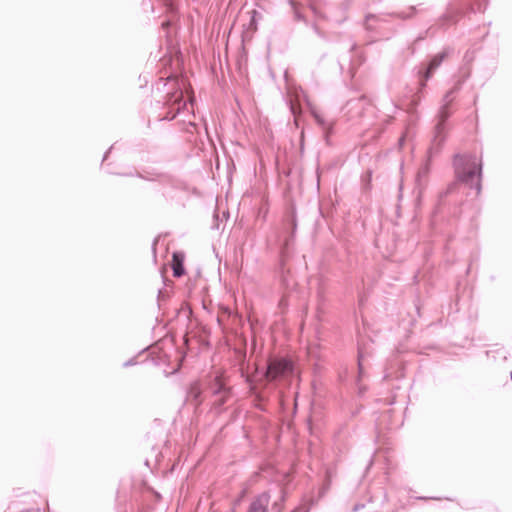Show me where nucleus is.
Segmentation results:
<instances>
[{"instance_id":"1","label":"nucleus","mask_w":512,"mask_h":512,"mask_svg":"<svg viewBox=\"0 0 512 512\" xmlns=\"http://www.w3.org/2000/svg\"><path fill=\"white\" fill-rule=\"evenodd\" d=\"M231 396V389L223 376L216 374L210 377L204 386L198 382H192L186 393V400L199 407L204 400L211 399L215 410H221Z\"/></svg>"},{"instance_id":"2","label":"nucleus","mask_w":512,"mask_h":512,"mask_svg":"<svg viewBox=\"0 0 512 512\" xmlns=\"http://www.w3.org/2000/svg\"><path fill=\"white\" fill-rule=\"evenodd\" d=\"M470 77V71H467L458 78L453 86L444 94L441 105L437 112V122L434 126L433 135L430 143V154L440 153L447 139L448 120L452 115L451 105L456 94L462 89L463 84Z\"/></svg>"},{"instance_id":"3","label":"nucleus","mask_w":512,"mask_h":512,"mask_svg":"<svg viewBox=\"0 0 512 512\" xmlns=\"http://www.w3.org/2000/svg\"><path fill=\"white\" fill-rule=\"evenodd\" d=\"M164 86H168L164 101H157L154 107L155 110H159V113L155 116V119L159 122L164 120L171 121L177 115L188 110V102L184 98L185 80L170 75L166 79Z\"/></svg>"},{"instance_id":"4","label":"nucleus","mask_w":512,"mask_h":512,"mask_svg":"<svg viewBox=\"0 0 512 512\" xmlns=\"http://www.w3.org/2000/svg\"><path fill=\"white\" fill-rule=\"evenodd\" d=\"M453 52L451 47H444L440 52L431 56L426 62H422L419 66L413 69L417 78V90L412 95L409 103L408 111L414 113L421 103L428 81L433 77L436 70L441 66L445 59Z\"/></svg>"},{"instance_id":"5","label":"nucleus","mask_w":512,"mask_h":512,"mask_svg":"<svg viewBox=\"0 0 512 512\" xmlns=\"http://www.w3.org/2000/svg\"><path fill=\"white\" fill-rule=\"evenodd\" d=\"M453 167L457 180L475 189L479 195L482 190V160L472 153L455 154Z\"/></svg>"},{"instance_id":"6","label":"nucleus","mask_w":512,"mask_h":512,"mask_svg":"<svg viewBox=\"0 0 512 512\" xmlns=\"http://www.w3.org/2000/svg\"><path fill=\"white\" fill-rule=\"evenodd\" d=\"M417 13L416 6H410L409 12H393L388 14H372L368 13L365 16L364 27L368 32L379 33V29L382 24L389 23L391 17L399 18L401 20H407L412 18Z\"/></svg>"},{"instance_id":"7","label":"nucleus","mask_w":512,"mask_h":512,"mask_svg":"<svg viewBox=\"0 0 512 512\" xmlns=\"http://www.w3.org/2000/svg\"><path fill=\"white\" fill-rule=\"evenodd\" d=\"M295 373V365L289 358H272L267 363L266 377L269 381L277 382L289 377Z\"/></svg>"},{"instance_id":"8","label":"nucleus","mask_w":512,"mask_h":512,"mask_svg":"<svg viewBox=\"0 0 512 512\" xmlns=\"http://www.w3.org/2000/svg\"><path fill=\"white\" fill-rule=\"evenodd\" d=\"M438 154L439 153L430 154L429 146L426 153V159L417 171L414 186L416 206H420L423 201L424 193L429 183V175L431 171L432 160Z\"/></svg>"},{"instance_id":"9","label":"nucleus","mask_w":512,"mask_h":512,"mask_svg":"<svg viewBox=\"0 0 512 512\" xmlns=\"http://www.w3.org/2000/svg\"><path fill=\"white\" fill-rule=\"evenodd\" d=\"M113 147L114 146H111L105 152L103 159H102V166L107 173L115 174V175H122V176H136V177H139L144 180H148V181H156L157 180V181L161 182L162 184H169L173 187L176 186V180L168 174H157V175H154L151 173L142 174V173H139L135 168H132L129 171H125V172L113 170L112 168H110V164H105V162L108 158V155L111 152V150L113 149Z\"/></svg>"},{"instance_id":"10","label":"nucleus","mask_w":512,"mask_h":512,"mask_svg":"<svg viewBox=\"0 0 512 512\" xmlns=\"http://www.w3.org/2000/svg\"><path fill=\"white\" fill-rule=\"evenodd\" d=\"M372 356V350L368 342L362 340L358 341L357 346V376L355 378V385L357 386V393L359 396H363L367 391V386L361 383L362 379L366 376L365 373V360Z\"/></svg>"},{"instance_id":"11","label":"nucleus","mask_w":512,"mask_h":512,"mask_svg":"<svg viewBox=\"0 0 512 512\" xmlns=\"http://www.w3.org/2000/svg\"><path fill=\"white\" fill-rule=\"evenodd\" d=\"M290 232L283 239L281 245V257L284 259L289 256L295 241L297 231V217L295 211H292L286 220V230Z\"/></svg>"},{"instance_id":"12","label":"nucleus","mask_w":512,"mask_h":512,"mask_svg":"<svg viewBox=\"0 0 512 512\" xmlns=\"http://www.w3.org/2000/svg\"><path fill=\"white\" fill-rule=\"evenodd\" d=\"M306 104L311 116L314 118L316 124L322 130L325 142L329 145L330 137L334 132L335 122L333 120L326 119L321 113L317 111V109L308 100H306Z\"/></svg>"},{"instance_id":"13","label":"nucleus","mask_w":512,"mask_h":512,"mask_svg":"<svg viewBox=\"0 0 512 512\" xmlns=\"http://www.w3.org/2000/svg\"><path fill=\"white\" fill-rule=\"evenodd\" d=\"M329 483L330 482H325L323 485L319 486L317 489V495H315L314 491L309 495H305L302 498L301 503L291 512H309L311 508L327 493Z\"/></svg>"},{"instance_id":"14","label":"nucleus","mask_w":512,"mask_h":512,"mask_svg":"<svg viewBox=\"0 0 512 512\" xmlns=\"http://www.w3.org/2000/svg\"><path fill=\"white\" fill-rule=\"evenodd\" d=\"M371 107L370 100L362 95L359 98L351 99L347 101L345 105V109H347V113L350 114V119H354L356 117H362L364 112Z\"/></svg>"},{"instance_id":"15","label":"nucleus","mask_w":512,"mask_h":512,"mask_svg":"<svg viewBox=\"0 0 512 512\" xmlns=\"http://www.w3.org/2000/svg\"><path fill=\"white\" fill-rule=\"evenodd\" d=\"M270 502V495L264 492L258 495L249 505L248 512H267V507Z\"/></svg>"},{"instance_id":"16","label":"nucleus","mask_w":512,"mask_h":512,"mask_svg":"<svg viewBox=\"0 0 512 512\" xmlns=\"http://www.w3.org/2000/svg\"><path fill=\"white\" fill-rule=\"evenodd\" d=\"M462 10L454 9L450 7L446 13L441 15L438 19V24L441 27H447L457 23L459 15Z\"/></svg>"},{"instance_id":"17","label":"nucleus","mask_w":512,"mask_h":512,"mask_svg":"<svg viewBox=\"0 0 512 512\" xmlns=\"http://www.w3.org/2000/svg\"><path fill=\"white\" fill-rule=\"evenodd\" d=\"M462 9L469 12H483L487 5V0H462Z\"/></svg>"},{"instance_id":"18","label":"nucleus","mask_w":512,"mask_h":512,"mask_svg":"<svg viewBox=\"0 0 512 512\" xmlns=\"http://www.w3.org/2000/svg\"><path fill=\"white\" fill-rule=\"evenodd\" d=\"M357 48L356 42H354L352 39H347V43L345 44V49H347V55L346 56H340L338 58V64L340 66V69L343 70V63L344 61H348L349 63H353V56L352 53Z\"/></svg>"},{"instance_id":"19","label":"nucleus","mask_w":512,"mask_h":512,"mask_svg":"<svg viewBox=\"0 0 512 512\" xmlns=\"http://www.w3.org/2000/svg\"><path fill=\"white\" fill-rule=\"evenodd\" d=\"M311 27H312L313 31L315 32V34L320 39H322L323 41H325L327 43H332L334 41H337L338 38L341 37L340 33H327L325 31L321 30L316 23H313L311 25Z\"/></svg>"},{"instance_id":"20","label":"nucleus","mask_w":512,"mask_h":512,"mask_svg":"<svg viewBox=\"0 0 512 512\" xmlns=\"http://www.w3.org/2000/svg\"><path fill=\"white\" fill-rule=\"evenodd\" d=\"M311 27H312L313 31L315 32V34L320 39H322L323 41H325L327 43H332L334 41H337L338 38L341 37L340 33H327L325 31L321 30L316 23H313L311 25Z\"/></svg>"},{"instance_id":"21","label":"nucleus","mask_w":512,"mask_h":512,"mask_svg":"<svg viewBox=\"0 0 512 512\" xmlns=\"http://www.w3.org/2000/svg\"><path fill=\"white\" fill-rule=\"evenodd\" d=\"M311 27H312L313 31L315 32V34L320 39H322L323 41H325L327 43H332L334 41H337L338 38L341 37L340 33H327L325 31L321 30L316 23H313L311 25Z\"/></svg>"},{"instance_id":"22","label":"nucleus","mask_w":512,"mask_h":512,"mask_svg":"<svg viewBox=\"0 0 512 512\" xmlns=\"http://www.w3.org/2000/svg\"><path fill=\"white\" fill-rule=\"evenodd\" d=\"M311 27H312L313 31L315 32V34L320 39H322L323 41H325L327 43H332L334 41H337L338 38L341 37L340 33H327L325 31L321 30L316 23H313L311 25Z\"/></svg>"},{"instance_id":"23","label":"nucleus","mask_w":512,"mask_h":512,"mask_svg":"<svg viewBox=\"0 0 512 512\" xmlns=\"http://www.w3.org/2000/svg\"><path fill=\"white\" fill-rule=\"evenodd\" d=\"M287 3L292 9L294 20L303 22L305 25H309L306 16L301 11V4L296 0H288Z\"/></svg>"},{"instance_id":"24","label":"nucleus","mask_w":512,"mask_h":512,"mask_svg":"<svg viewBox=\"0 0 512 512\" xmlns=\"http://www.w3.org/2000/svg\"><path fill=\"white\" fill-rule=\"evenodd\" d=\"M173 260H174V263L172 265L173 276L180 278L181 276H183L185 274V267L183 264V260L181 259L178 261L176 259V254L173 255Z\"/></svg>"},{"instance_id":"25","label":"nucleus","mask_w":512,"mask_h":512,"mask_svg":"<svg viewBox=\"0 0 512 512\" xmlns=\"http://www.w3.org/2000/svg\"><path fill=\"white\" fill-rule=\"evenodd\" d=\"M250 14H251V17H250V21H249V28L251 30H257L258 22H259V20L262 19V14L255 9H253L250 12Z\"/></svg>"},{"instance_id":"26","label":"nucleus","mask_w":512,"mask_h":512,"mask_svg":"<svg viewBox=\"0 0 512 512\" xmlns=\"http://www.w3.org/2000/svg\"><path fill=\"white\" fill-rule=\"evenodd\" d=\"M137 363H138V362H137V357H136V356H134V357H132V358L128 359L127 361H125V362L123 363V367H125V368H127V367H131V366L136 365Z\"/></svg>"},{"instance_id":"27","label":"nucleus","mask_w":512,"mask_h":512,"mask_svg":"<svg viewBox=\"0 0 512 512\" xmlns=\"http://www.w3.org/2000/svg\"><path fill=\"white\" fill-rule=\"evenodd\" d=\"M310 9L312 10L313 14L320 18V19H326V16L321 13L314 5H310Z\"/></svg>"},{"instance_id":"28","label":"nucleus","mask_w":512,"mask_h":512,"mask_svg":"<svg viewBox=\"0 0 512 512\" xmlns=\"http://www.w3.org/2000/svg\"><path fill=\"white\" fill-rule=\"evenodd\" d=\"M256 400L259 402L256 406L258 409L260 410H264V406H263V402H264V397H262L261 395H256Z\"/></svg>"},{"instance_id":"29","label":"nucleus","mask_w":512,"mask_h":512,"mask_svg":"<svg viewBox=\"0 0 512 512\" xmlns=\"http://www.w3.org/2000/svg\"><path fill=\"white\" fill-rule=\"evenodd\" d=\"M152 450H153V452H155V461L159 462L160 457H162V451L158 450V448H156V446H153Z\"/></svg>"},{"instance_id":"30","label":"nucleus","mask_w":512,"mask_h":512,"mask_svg":"<svg viewBox=\"0 0 512 512\" xmlns=\"http://www.w3.org/2000/svg\"><path fill=\"white\" fill-rule=\"evenodd\" d=\"M431 29H432V27H429L424 33H422L419 36H417L415 41L418 42V41L424 40Z\"/></svg>"},{"instance_id":"31","label":"nucleus","mask_w":512,"mask_h":512,"mask_svg":"<svg viewBox=\"0 0 512 512\" xmlns=\"http://www.w3.org/2000/svg\"><path fill=\"white\" fill-rule=\"evenodd\" d=\"M166 297H168L167 291H163V290L158 291V296H157L158 302H160L162 299H165Z\"/></svg>"},{"instance_id":"32","label":"nucleus","mask_w":512,"mask_h":512,"mask_svg":"<svg viewBox=\"0 0 512 512\" xmlns=\"http://www.w3.org/2000/svg\"><path fill=\"white\" fill-rule=\"evenodd\" d=\"M25 496L30 498L31 501H33V502H35V498L39 497L35 492H28L25 494Z\"/></svg>"},{"instance_id":"33","label":"nucleus","mask_w":512,"mask_h":512,"mask_svg":"<svg viewBox=\"0 0 512 512\" xmlns=\"http://www.w3.org/2000/svg\"><path fill=\"white\" fill-rule=\"evenodd\" d=\"M410 497H414L416 499H441L440 497H434V496H431V497H420V496L411 495Z\"/></svg>"},{"instance_id":"34","label":"nucleus","mask_w":512,"mask_h":512,"mask_svg":"<svg viewBox=\"0 0 512 512\" xmlns=\"http://www.w3.org/2000/svg\"><path fill=\"white\" fill-rule=\"evenodd\" d=\"M363 507H364V505H363V504H356V505L353 507L352 511H353V512H357V511H359L360 509H362Z\"/></svg>"},{"instance_id":"35","label":"nucleus","mask_w":512,"mask_h":512,"mask_svg":"<svg viewBox=\"0 0 512 512\" xmlns=\"http://www.w3.org/2000/svg\"><path fill=\"white\" fill-rule=\"evenodd\" d=\"M300 146H301V149H303V147H304V132L303 131L301 132Z\"/></svg>"},{"instance_id":"36","label":"nucleus","mask_w":512,"mask_h":512,"mask_svg":"<svg viewBox=\"0 0 512 512\" xmlns=\"http://www.w3.org/2000/svg\"><path fill=\"white\" fill-rule=\"evenodd\" d=\"M346 376H347V371H345V374H344V375H342V374H340V375H339V380H340L341 382H344V381H345Z\"/></svg>"},{"instance_id":"37","label":"nucleus","mask_w":512,"mask_h":512,"mask_svg":"<svg viewBox=\"0 0 512 512\" xmlns=\"http://www.w3.org/2000/svg\"><path fill=\"white\" fill-rule=\"evenodd\" d=\"M162 26H163V28H167L168 26H170V21H164L162 23Z\"/></svg>"},{"instance_id":"38","label":"nucleus","mask_w":512,"mask_h":512,"mask_svg":"<svg viewBox=\"0 0 512 512\" xmlns=\"http://www.w3.org/2000/svg\"><path fill=\"white\" fill-rule=\"evenodd\" d=\"M290 110H291L292 114L294 116H296L295 108H294V106L292 104L290 105Z\"/></svg>"},{"instance_id":"39","label":"nucleus","mask_w":512,"mask_h":512,"mask_svg":"<svg viewBox=\"0 0 512 512\" xmlns=\"http://www.w3.org/2000/svg\"><path fill=\"white\" fill-rule=\"evenodd\" d=\"M179 369H180V364L175 369H173L171 373L172 374L176 373Z\"/></svg>"},{"instance_id":"40","label":"nucleus","mask_w":512,"mask_h":512,"mask_svg":"<svg viewBox=\"0 0 512 512\" xmlns=\"http://www.w3.org/2000/svg\"><path fill=\"white\" fill-rule=\"evenodd\" d=\"M404 141H405L404 137H401L399 140L400 145H403Z\"/></svg>"},{"instance_id":"41","label":"nucleus","mask_w":512,"mask_h":512,"mask_svg":"<svg viewBox=\"0 0 512 512\" xmlns=\"http://www.w3.org/2000/svg\"><path fill=\"white\" fill-rule=\"evenodd\" d=\"M156 244H157V240L155 239L154 242H153V245H152L154 251H155Z\"/></svg>"},{"instance_id":"42","label":"nucleus","mask_w":512,"mask_h":512,"mask_svg":"<svg viewBox=\"0 0 512 512\" xmlns=\"http://www.w3.org/2000/svg\"><path fill=\"white\" fill-rule=\"evenodd\" d=\"M372 463H373V458H371V459L369 460V465H368L367 469L372 465Z\"/></svg>"},{"instance_id":"43","label":"nucleus","mask_w":512,"mask_h":512,"mask_svg":"<svg viewBox=\"0 0 512 512\" xmlns=\"http://www.w3.org/2000/svg\"><path fill=\"white\" fill-rule=\"evenodd\" d=\"M145 464H146L147 466L149 465V460H148V459H146Z\"/></svg>"},{"instance_id":"44","label":"nucleus","mask_w":512,"mask_h":512,"mask_svg":"<svg viewBox=\"0 0 512 512\" xmlns=\"http://www.w3.org/2000/svg\"><path fill=\"white\" fill-rule=\"evenodd\" d=\"M446 500H449V501H452L453 499L452 498H449V497H445Z\"/></svg>"},{"instance_id":"45","label":"nucleus","mask_w":512,"mask_h":512,"mask_svg":"<svg viewBox=\"0 0 512 512\" xmlns=\"http://www.w3.org/2000/svg\"><path fill=\"white\" fill-rule=\"evenodd\" d=\"M510 377H511V381H512V370H511V373H510Z\"/></svg>"}]
</instances>
